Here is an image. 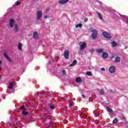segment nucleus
<instances>
[{
	"mask_svg": "<svg viewBox=\"0 0 128 128\" xmlns=\"http://www.w3.org/2000/svg\"><path fill=\"white\" fill-rule=\"evenodd\" d=\"M14 19H10V20L9 26L10 28H14Z\"/></svg>",
	"mask_w": 128,
	"mask_h": 128,
	"instance_id": "nucleus-9",
	"label": "nucleus"
},
{
	"mask_svg": "<svg viewBox=\"0 0 128 128\" xmlns=\"http://www.w3.org/2000/svg\"><path fill=\"white\" fill-rule=\"evenodd\" d=\"M102 36H104V38H111L112 36L107 32H102Z\"/></svg>",
	"mask_w": 128,
	"mask_h": 128,
	"instance_id": "nucleus-4",
	"label": "nucleus"
},
{
	"mask_svg": "<svg viewBox=\"0 0 128 128\" xmlns=\"http://www.w3.org/2000/svg\"><path fill=\"white\" fill-rule=\"evenodd\" d=\"M106 110L108 112H113L112 109L110 106H106Z\"/></svg>",
	"mask_w": 128,
	"mask_h": 128,
	"instance_id": "nucleus-22",
	"label": "nucleus"
},
{
	"mask_svg": "<svg viewBox=\"0 0 128 128\" xmlns=\"http://www.w3.org/2000/svg\"><path fill=\"white\" fill-rule=\"evenodd\" d=\"M14 30L15 32H18V30H20V26L18 24L14 25Z\"/></svg>",
	"mask_w": 128,
	"mask_h": 128,
	"instance_id": "nucleus-11",
	"label": "nucleus"
},
{
	"mask_svg": "<svg viewBox=\"0 0 128 128\" xmlns=\"http://www.w3.org/2000/svg\"><path fill=\"white\" fill-rule=\"evenodd\" d=\"M62 72L63 74V76H66V70H62Z\"/></svg>",
	"mask_w": 128,
	"mask_h": 128,
	"instance_id": "nucleus-30",
	"label": "nucleus"
},
{
	"mask_svg": "<svg viewBox=\"0 0 128 128\" xmlns=\"http://www.w3.org/2000/svg\"><path fill=\"white\" fill-rule=\"evenodd\" d=\"M16 6H20V2L17 1L16 2Z\"/></svg>",
	"mask_w": 128,
	"mask_h": 128,
	"instance_id": "nucleus-31",
	"label": "nucleus"
},
{
	"mask_svg": "<svg viewBox=\"0 0 128 128\" xmlns=\"http://www.w3.org/2000/svg\"><path fill=\"white\" fill-rule=\"evenodd\" d=\"M88 18H85L84 19V22H88Z\"/></svg>",
	"mask_w": 128,
	"mask_h": 128,
	"instance_id": "nucleus-34",
	"label": "nucleus"
},
{
	"mask_svg": "<svg viewBox=\"0 0 128 128\" xmlns=\"http://www.w3.org/2000/svg\"><path fill=\"white\" fill-rule=\"evenodd\" d=\"M102 58H108V53L107 52H104L102 54Z\"/></svg>",
	"mask_w": 128,
	"mask_h": 128,
	"instance_id": "nucleus-10",
	"label": "nucleus"
},
{
	"mask_svg": "<svg viewBox=\"0 0 128 128\" xmlns=\"http://www.w3.org/2000/svg\"><path fill=\"white\" fill-rule=\"evenodd\" d=\"M0 77H1V76H0Z\"/></svg>",
	"mask_w": 128,
	"mask_h": 128,
	"instance_id": "nucleus-45",
	"label": "nucleus"
},
{
	"mask_svg": "<svg viewBox=\"0 0 128 128\" xmlns=\"http://www.w3.org/2000/svg\"><path fill=\"white\" fill-rule=\"evenodd\" d=\"M82 97L83 98H86V96L84 94H82Z\"/></svg>",
	"mask_w": 128,
	"mask_h": 128,
	"instance_id": "nucleus-36",
	"label": "nucleus"
},
{
	"mask_svg": "<svg viewBox=\"0 0 128 128\" xmlns=\"http://www.w3.org/2000/svg\"><path fill=\"white\" fill-rule=\"evenodd\" d=\"M33 38L35 40L36 38H38V33L36 32H34L33 34Z\"/></svg>",
	"mask_w": 128,
	"mask_h": 128,
	"instance_id": "nucleus-12",
	"label": "nucleus"
},
{
	"mask_svg": "<svg viewBox=\"0 0 128 128\" xmlns=\"http://www.w3.org/2000/svg\"><path fill=\"white\" fill-rule=\"evenodd\" d=\"M114 58V56H112L111 57V58Z\"/></svg>",
	"mask_w": 128,
	"mask_h": 128,
	"instance_id": "nucleus-38",
	"label": "nucleus"
},
{
	"mask_svg": "<svg viewBox=\"0 0 128 128\" xmlns=\"http://www.w3.org/2000/svg\"><path fill=\"white\" fill-rule=\"evenodd\" d=\"M22 43H19L18 44V48L20 50H22Z\"/></svg>",
	"mask_w": 128,
	"mask_h": 128,
	"instance_id": "nucleus-25",
	"label": "nucleus"
},
{
	"mask_svg": "<svg viewBox=\"0 0 128 128\" xmlns=\"http://www.w3.org/2000/svg\"><path fill=\"white\" fill-rule=\"evenodd\" d=\"M111 44L112 45V48H114V46H118V43L115 41H113L111 42Z\"/></svg>",
	"mask_w": 128,
	"mask_h": 128,
	"instance_id": "nucleus-18",
	"label": "nucleus"
},
{
	"mask_svg": "<svg viewBox=\"0 0 128 128\" xmlns=\"http://www.w3.org/2000/svg\"><path fill=\"white\" fill-rule=\"evenodd\" d=\"M48 108L50 110H54V104H52V103L49 104Z\"/></svg>",
	"mask_w": 128,
	"mask_h": 128,
	"instance_id": "nucleus-13",
	"label": "nucleus"
},
{
	"mask_svg": "<svg viewBox=\"0 0 128 128\" xmlns=\"http://www.w3.org/2000/svg\"><path fill=\"white\" fill-rule=\"evenodd\" d=\"M64 58H66V60H68V58H70V51L66 50L64 51Z\"/></svg>",
	"mask_w": 128,
	"mask_h": 128,
	"instance_id": "nucleus-6",
	"label": "nucleus"
},
{
	"mask_svg": "<svg viewBox=\"0 0 128 128\" xmlns=\"http://www.w3.org/2000/svg\"><path fill=\"white\" fill-rule=\"evenodd\" d=\"M47 119H48V118H47Z\"/></svg>",
	"mask_w": 128,
	"mask_h": 128,
	"instance_id": "nucleus-44",
	"label": "nucleus"
},
{
	"mask_svg": "<svg viewBox=\"0 0 128 128\" xmlns=\"http://www.w3.org/2000/svg\"><path fill=\"white\" fill-rule=\"evenodd\" d=\"M78 44L80 46V50H84V48H86V44L84 42H79Z\"/></svg>",
	"mask_w": 128,
	"mask_h": 128,
	"instance_id": "nucleus-3",
	"label": "nucleus"
},
{
	"mask_svg": "<svg viewBox=\"0 0 128 128\" xmlns=\"http://www.w3.org/2000/svg\"><path fill=\"white\" fill-rule=\"evenodd\" d=\"M111 94H116V92L112 90H109Z\"/></svg>",
	"mask_w": 128,
	"mask_h": 128,
	"instance_id": "nucleus-29",
	"label": "nucleus"
},
{
	"mask_svg": "<svg viewBox=\"0 0 128 128\" xmlns=\"http://www.w3.org/2000/svg\"><path fill=\"white\" fill-rule=\"evenodd\" d=\"M40 94H43V96H44V94H42V92H40Z\"/></svg>",
	"mask_w": 128,
	"mask_h": 128,
	"instance_id": "nucleus-40",
	"label": "nucleus"
},
{
	"mask_svg": "<svg viewBox=\"0 0 128 128\" xmlns=\"http://www.w3.org/2000/svg\"><path fill=\"white\" fill-rule=\"evenodd\" d=\"M78 26H79V28H82V24H76V28H78Z\"/></svg>",
	"mask_w": 128,
	"mask_h": 128,
	"instance_id": "nucleus-24",
	"label": "nucleus"
},
{
	"mask_svg": "<svg viewBox=\"0 0 128 128\" xmlns=\"http://www.w3.org/2000/svg\"><path fill=\"white\" fill-rule=\"evenodd\" d=\"M21 108L22 110V114L24 116H28V113L26 112V108H24V106H21Z\"/></svg>",
	"mask_w": 128,
	"mask_h": 128,
	"instance_id": "nucleus-7",
	"label": "nucleus"
},
{
	"mask_svg": "<svg viewBox=\"0 0 128 128\" xmlns=\"http://www.w3.org/2000/svg\"><path fill=\"white\" fill-rule=\"evenodd\" d=\"M104 52V49L102 48H98L96 50V52L98 54H102Z\"/></svg>",
	"mask_w": 128,
	"mask_h": 128,
	"instance_id": "nucleus-20",
	"label": "nucleus"
},
{
	"mask_svg": "<svg viewBox=\"0 0 128 128\" xmlns=\"http://www.w3.org/2000/svg\"><path fill=\"white\" fill-rule=\"evenodd\" d=\"M86 74L87 76H92V72L88 71H87L86 72Z\"/></svg>",
	"mask_w": 128,
	"mask_h": 128,
	"instance_id": "nucleus-23",
	"label": "nucleus"
},
{
	"mask_svg": "<svg viewBox=\"0 0 128 128\" xmlns=\"http://www.w3.org/2000/svg\"><path fill=\"white\" fill-rule=\"evenodd\" d=\"M44 18H48V16H44Z\"/></svg>",
	"mask_w": 128,
	"mask_h": 128,
	"instance_id": "nucleus-37",
	"label": "nucleus"
},
{
	"mask_svg": "<svg viewBox=\"0 0 128 128\" xmlns=\"http://www.w3.org/2000/svg\"><path fill=\"white\" fill-rule=\"evenodd\" d=\"M74 102L72 101H69V104L70 106H72V104H74Z\"/></svg>",
	"mask_w": 128,
	"mask_h": 128,
	"instance_id": "nucleus-28",
	"label": "nucleus"
},
{
	"mask_svg": "<svg viewBox=\"0 0 128 128\" xmlns=\"http://www.w3.org/2000/svg\"><path fill=\"white\" fill-rule=\"evenodd\" d=\"M100 94H101V95L104 94V90L100 89Z\"/></svg>",
	"mask_w": 128,
	"mask_h": 128,
	"instance_id": "nucleus-26",
	"label": "nucleus"
},
{
	"mask_svg": "<svg viewBox=\"0 0 128 128\" xmlns=\"http://www.w3.org/2000/svg\"><path fill=\"white\" fill-rule=\"evenodd\" d=\"M9 82V84L10 86L9 87V89L12 90V88H14V83L10 82Z\"/></svg>",
	"mask_w": 128,
	"mask_h": 128,
	"instance_id": "nucleus-21",
	"label": "nucleus"
},
{
	"mask_svg": "<svg viewBox=\"0 0 128 128\" xmlns=\"http://www.w3.org/2000/svg\"><path fill=\"white\" fill-rule=\"evenodd\" d=\"M76 81L78 84H80V83L82 82V80L80 78L78 77V78H76Z\"/></svg>",
	"mask_w": 128,
	"mask_h": 128,
	"instance_id": "nucleus-15",
	"label": "nucleus"
},
{
	"mask_svg": "<svg viewBox=\"0 0 128 128\" xmlns=\"http://www.w3.org/2000/svg\"><path fill=\"white\" fill-rule=\"evenodd\" d=\"M4 58H6V60H8V62H12V58H8V54H6V52L4 53Z\"/></svg>",
	"mask_w": 128,
	"mask_h": 128,
	"instance_id": "nucleus-8",
	"label": "nucleus"
},
{
	"mask_svg": "<svg viewBox=\"0 0 128 128\" xmlns=\"http://www.w3.org/2000/svg\"><path fill=\"white\" fill-rule=\"evenodd\" d=\"M94 52V49H92L90 50V52Z\"/></svg>",
	"mask_w": 128,
	"mask_h": 128,
	"instance_id": "nucleus-35",
	"label": "nucleus"
},
{
	"mask_svg": "<svg viewBox=\"0 0 128 128\" xmlns=\"http://www.w3.org/2000/svg\"><path fill=\"white\" fill-rule=\"evenodd\" d=\"M2 62L0 60V64H2Z\"/></svg>",
	"mask_w": 128,
	"mask_h": 128,
	"instance_id": "nucleus-41",
	"label": "nucleus"
},
{
	"mask_svg": "<svg viewBox=\"0 0 128 128\" xmlns=\"http://www.w3.org/2000/svg\"><path fill=\"white\" fill-rule=\"evenodd\" d=\"M118 118H115L114 120L112 121V124H116L118 123Z\"/></svg>",
	"mask_w": 128,
	"mask_h": 128,
	"instance_id": "nucleus-27",
	"label": "nucleus"
},
{
	"mask_svg": "<svg viewBox=\"0 0 128 128\" xmlns=\"http://www.w3.org/2000/svg\"><path fill=\"white\" fill-rule=\"evenodd\" d=\"M120 62V56L116 57L114 60V62Z\"/></svg>",
	"mask_w": 128,
	"mask_h": 128,
	"instance_id": "nucleus-17",
	"label": "nucleus"
},
{
	"mask_svg": "<svg viewBox=\"0 0 128 128\" xmlns=\"http://www.w3.org/2000/svg\"><path fill=\"white\" fill-rule=\"evenodd\" d=\"M109 72L110 74H114L116 72V67L114 66H112L109 68Z\"/></svg>",
	"mask_w": 128,
	"mask_h": 128,
	"instance_id": "nucleus-5",
	"label": "nucleus"
},
{
	"mask_svg": "<svg viewBox=\"0 0 128 128\" xmlns=\"http://www.w3.org/2000/svg\"><path fill=\"white\" fill-rule=\"evenodd\" d=\"M101 70H102V72H106V69L104 68H102Z\"/></svg>",
	"mask_w": 128,
	"mask_h": 128,
	"instance_id": "nucleus-33",
	"label": "nucleus"
},
{
	"mask_svg": "<svg viewBox=\"0 0 128 128\" xmlns=\"http://www.w3.org/2000/svg\"><path fill=\"white\" fill-rule=\"evenodd\" d=\"M92 32V34L91 35V38L92 40H96L98 36V30H91Z\"/></svg>",
	"mask_w": 128,
	"mask_h": 128,
	"instance_id": "nucleus-1",
	"label": "nucleus"
},
{
	"mask_svg": "<svg viewBox=\"0 0 128 128\" xmlns=\"http://www.w3.org/2000/svg\"><path fill=\"white\" fill-rule=\"evenodd\" d=\"M50 126L52 128V120L50 122Z\"/></svg>",
	"mask_w": 128,
	"mask_h": 128,
	"instance_id": "nucleus-32",
	"label": "nucleus"
},
{
	"mask_svg": "<svg viewBox=\"0 0 128 128\" xmlns=\"http://www.w3.org/2000/svg\"><path fill=\"white\" fill-rule=\"evenodd\" d=\"M0 70H2V67L0 66Z\"/></svg>",
	"mask_w": 128,
	"mask_h": 128,
	"instance_id": "nucleus-39",
	"label": "nucleus"
},
{
	"mask_svg": "<svg viewBox=\"0 0 128 128\" xmlns=\"http://www.w3.org/2000/svg\"><path fill=\"white\" fill-rule=\"evenodd\" d=\"M96 14L98 16V18H99L100 20H103L104 18H102V14H100V13L98 12H96Z\"/></svg>",
	"mask_w": 128,
	"mask_h": 128,
	"instance_id": "nucleus-19",
	"label": "nucleus"
},
{
	"mask_svg": "<svg viewBox=\"0 0 128 128\" xmlns=\"http://www.w3.org/2000/svg\"><path fill=\"white\" fill-rule=\"evenodd\" d=\"M26 121H25V122H24V124H26Z\"/></svg>",
	"mask_w": 128,
	"mask_h": 128,
	"instance_id": "nucleus-43",
	"label": "nucleus"
},
{
	"mask_svg": "<svg viewBox=\"0 0 128 128\" xmlns=\"http://www.w3.org/2000/svg\"><path fill=\"white\" fill-rule=\"evenodd\" d=\"M68 2V0H60L59 2V3L60 4H66V2Z\"/></svg>",
	"mask_w": 128,
	"mask_h": 128,
	"instance_id": "nucleus-14",
	"label": "nucleus"
},
{
	"mask_svg": "<svg viewBox=\"0 0 128 128\" xmlns=\"http://www.w3.org/2000/svg\"><path fill=\"white\" fill-rule=\"evenodd\" d=\"M36 16L37 20H40L42 18V12L40 10L38 11Z\"/></svg>",
	"mask_w": 128,
	"mask_h": 128,
	"instance_id": "nucleus-2",
	"label": "nucleus"
},
{
	"mask_svg": "<svg viewBox=\"0 0 128 128\" xmlns=\"http://www.w3.org/2000/svg\"><path fill=\"white\" fill-rule=\"evenodd\" d=\"M76 62H78V61H76V60H74L72 63L70 64V66H74L76 64Z\"/></svg>",
	"mask_w": 128,
	"mask_h": 128,
	"instance_id": "nucleus-16",
	"label": "nucleus"
},
{
	"mask_svg": "<svg viewBox=\"0 0 128 128\" xmlns=\"http://www.w3.org/2000/svg\"><path fill=\"white\" fill-rule=\"evenodd\" d=\"M124 120H126V118L124 117Z\"/></svg>",
	"mask_w": 128,
	"mask_h": 128,
	"instance_id": "nucleus-42",
	"label": "nucleus"
}]
</instances>
